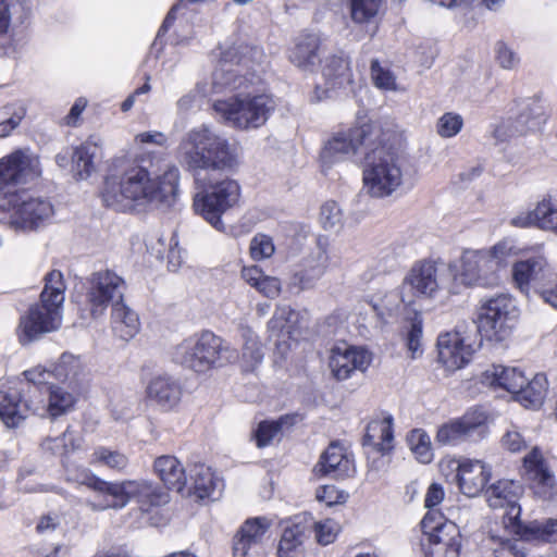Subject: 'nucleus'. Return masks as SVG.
<instances>
[{
    "mask_svg": "<svg viewBox=\"0 0 557 557\" xmlns=\"http://www.w3.org/2000/svg\"><path fill=\"white\" fill-rule=\"evenodd\" d=\"M482 383L494 387L503 388L513 395L527 383L524 373L516 367L492 364L482 373Z\"/></svg>",
    "mask_w": 557,
    "mask_h": 557,
    "instance_id": "c9c22d12",
    "label": "nucleus"
},
{
    "mask_svg": "<svg viewBox=\"0 0 557 557\" xmlns=\"http://www.w3.org/2000/svg\"><path fill=\"white\" fill-rule=\"evenodd\" d=\"M82 361L72 354H63L53 368L54 379L59 381H74L82 372Z\"/></svg>",
    "mask_w": 557,
    "mask_h": 557,
    "instance_id": "864d4df0",
    "label": "nucleus"
},
{
    "mask_svg": "<svg viewBox=\"0 0 557 557\" xmlns=\"http://www.w3.org/2000/svg\"><path fill=\"white\" fill-rule=\"evenodd\" d=\"M24 375L27 382L29 383L27 385V394H36L37 391H39L42 394V392L46 391L47 386L53 384L52 382H50V379L54 377L53 370L50 371L40 366L34 367L25 371Z\"/></svg>",
    "mask_w": 557,
    "mask_h": 557,
    "instance_id": "052dcab7",
    "label": "nucleus"
},
{
    "mask_svg": "<svg viewBox=\"0 0 557 557\" xmlns=\"http://www.w3.org/2000/svg\"><path fill=\"white\" fill-rule=\"evenodd\" d=\"M63 468L64 480L67 483L86 486L95 493L94 498L86 500V506L92 511H104L106 509L95 508V505L109 500L113 482L99 478L85 467H74L63 462Z\"/></svg>",
    "mask_w": 557,
    "mask_h": 557,
    "instance_id": "a878e982",
    "label": "nucleus"
},
{
    "mask_svg": "<svg viewBox=\"0 0 557 557\" xmlns=\"http://www.w3.org/2000/svg\"><path fill=\"white\" fill-rule=\"evenodd\" d=\"M312 528V517L300 513L286 521L278 543V557H302L304 543Z\"/></svg>",
    "mask_w": 557,
    "mask_h": 557,
    "instance_id": "393cba45",
    "label": "nucleus"
},
{
    "mask_svg": "<svg viewBox=\"0 0 557 557\" xmlns=\"http://www.w3.org/2000/svg\"><path fill=\"white\" fill-rule=\"evenodd\" d=\"M371 79L373 85L384 91H397L396 76L387 65L381 64L377 60L371 62Z\"/></svg>",
    "mask_w": 557,
    "mask_h": 557,
    "instance_id": "4d7b16f0",
    "label": "nucleus"
},
{
    "mask_svg": "<svg viewBox=\"0 0 557 557\" xmlns=\"http://www.w3.org/2000/svg\"><path fill=\"white\" fill-rule=\"evenodd\" d=\"M240 198L239 184L231 178L215 182L197 193L194 197V209L208 223L220 232L225 231L222 215L234 208Z\"/></svg>",
    "mask_w": 557,
    "mask_h": 557,
    "instance_id": "f8f14e48",
    "label": "nucleus"
},
{
    "mask_svg": "<svg viewBox=\"0 0 557 557\" xmlns=\"http://www.w3.org/2000/svg\"><path fill=\"white\" fill-rule=\"evenodd\" d=\"M95 466H104L111 470L123 472L128 466V457L117 450H112L107 447H98L91 455L89 461Z\"/></svg>",
    "mask_w": 557,
    "mask_h": 557,
    "instance_id": "8fccbe9b",
    "label": "nucleus"
},
{
    "mask_svg": "<svg viewBox=\"0 0 557 557\" xmlns=\"http://www.w3.org/2000/svg\"><path fill=\"white\" fill-rule=\"evenodd\" d=\"M493 260L485 250L466 249L458 261L451 262L448 270L453 277L450 292L459 293L458 287H494L499 275L494 271Z\"/></svg>",
    "mask_w": 557,
    "mask_h": 557,
    "instance_id": "9d476101",
    "label": "nucleus"
},
{
    "mask_svg": "<svg viewBox=\"0 0 557 557\" xmlns=\"http://www.w3.org/2000/svg\"><path fill=\"white\" fill-rule=\"evenodd\" d=\"M463 126V119L455 112L444 113L436 123V132L443 138H451L460 133Z\"/></svg>",
    "mask_w": 557,
    "mask_h": 557,
    "instance_id": "0e129e2a",
    "label": "nucleus"
},
{
    "mask_svg": "<svg viewBox=\"0 0 557 557\" xmlns=\"http://www.w3.org/2000/svg\"><path fill=\"white\" fill-rule=\"evenodd\" d=\"M320 221L325 230H338L343 225V211L335 201H326L321 207Z\"/></svg>",
    "mask_w": 557,
    "mask_h": 557,
    "instance_id": "774afa93",
    "label": "nucleus"
},
{
    "mask_svg": "<svg viewBox=\"0 0 557 557\" xmlns=\"http://www.w3.org/2000/svg\"><path fill=\"white\" fill-rule=\"evenodd\" d=\"M327 240L319 238L315 247L302 259L301 269L289 277L287 290L299 294L313 288L331 265L335 264Z\"/></svg>",
    "mask_w": 557,
    "mask_h": 557,
    "instance_id": "dca6fc26",
    "label": "nucleus"
},
{
    "mask_svg": "<svg viewBox=\"0 0 557 557\" xmlns=\"http://www.w3.org/2000/svg\"><path fill=\"white\" fill-rule=\"evenodd\" d=\"M423 533L429 536L432 544H451L460 548V531L458 525L444 519L436 512L429 511L421 521Z\"/></svg>",
    "mask_w": 557,
    "mask_h": 557,
    "instance_id": "f704fd0d",
    "label": "nucleus"
},
{
    "mask_svg": "<svg viewBox=\"0 0 557 557\" xmlns=\"http://www.w3.org/2000/svg\"><path fill=\"white\" fill-rule=\"evenodd\" d=\"M549 269L547 259L542 255L517 261L512 265L513 283L528 297L539 295Z\"/></svg>",
    "mask_w": 557,
    "mask_h": 557,
    "instance_id": "412c9836",
    "label": "nucleus"
},
{
    "mask_svg": "<svg viewBox=\"0 0 557 557\" xmlns=\"http://www.w3.org/2000/svg\"><path fill=\"white\" fill-rule=\"evenodd\" d=\"M320 65L325 81V90L320 94V88L317 87V100L329 97L327 91L345 88L352 83L350 62L343 53H332L324 57Z\"/></svg>",
    "mask_w": 557,
    "mask_h": 557,
    "instance_id": "bb28decb",
    "label": "nucleus"
},
{
    "mask_svg": "<svg viewBox=\"0 0 557 557\" xmlns=\"http://www.w3.org/2000/svg\"><path fill=\"white\" fill-rule=\"evenodd\" d=\"M243 280L256 288L264 297L274 299L280 296L282 292V282L276 276L264 274L258 265L244 267L242 269Z\"/></svg>",
    "mask_w": 557,
    "mask_h": 557,
    "instance_id": "58836bf2",
    "label": "nucleus"
},
{
    "mask_svg": "<svg viewBox=\"0 0 557 557\" xmlns=\"http://www.w3.org/2000/svg\"><path fill=\"white\" fill-rule=\"evenodd\" d=\"M490 478L491 468L481 460H465L458 465V486L468 497L480 495Z\"/></svg>",
    "mask_w": 557,
    "mask_h": 557,
    "instance_id": "473e14b6",
    "label": "nucleus"
},
{
    "mask_svg": "<svg viewBox=\"0 0 557 557\" xmlns=\"http://www.w3.org/2000/svg\"><path fill=\"white\" fill-rule=\"evenodd\" d=\"M3 211L8 213V223L15 228L34 230L49 222L54 209L48 198L28 190L10 194L3 199Z\"/></svg>",
    "mask_w": 557,
    "mask_h": 557,
    "instance_id": "9b49d317",
    "label": "nucleus"
},
{
    "mask_svg": "<svg viewBox=\"0 0 557 557\" xmlns=\"http://www.w3.org/2000/svg\"><path fill=\"white\" fill-rule=\"evenodd\" d=\"M111 324L114 334L123 341L133 338L140 329L138 314L123 301L114 304L111 313Z\"/></svg>",
    "mask_w": 557,
    "mask_h": 557,
    "instance_id": "4c0bfd02",
    "label": "nucleus"
},
{
    "mask_svg": "<svg viewBox=\"0 0 557 557\" xmlns=\"http://www.w3.org/2000/svg\"><path fill=\"white\" fill-rule=\"evenodd\" d=\"M392 139L393 134L383 132L364 156L363 189L375 198L391 196L403 183L405 159Z\"/></svg>",
    "mask_w": 557,
    "mask_h": 557,
    "instance_id": "7ed1b4c3",
    "label": "nucleus"
},
{
    "mask_svg": "<svg viewBox=\"0 0 557 557\" xmlns=\"http://www.w3.org/2000/svg\"><path fill=\"white\" fill-rule=\"evenodd\" d=\"M371 360L372 356L366 348L343 345L331 350L329 366L332 374L343 381L355 371H366Z\"/></svg>",
    "mask_w": 557,
    "mask_h": 557,
    "instance_id": "5701e85b",
    "label": "nucleus"
},
{
    "mask_svg": "<svg viewBox=\"0 0 557 557\" xmlns=\"http://www.w3.org/2000/svg\"><path fill=\"white\" fill-rule=\"evenodd\" d=\"M523 467L532 481V490L539 498L550 500L557 496L555 475L539 448L534 447L524 456Z\"/></svg>",
    "mask_w": 557,
    "mask_h": 557,
    "instance_id": "b1692460",
    "label": "nucleus"
},
{
    "mask_svg": "<svg viewBox=\"0 0 557 557\" xmlns=\"http://www.w3.org/2000/svg\"><path fill=\"white\" fill-rule=\"evenodd\" d=\"M383 131L374 124H363L360 127L334 134L324 145L321 151V160L325 164L345 160L362 150L366 154L379 140Z\"/></svg>",
    "mask_w": 557,
    "mask_h": 557,
    "instance_id": "4468645a",
    "label": "nucleus"
},
{
    "mask_svg": "<svg viewBox=\"0 0 557 557\" xmlns=\"http://www.w3.org/2000/svg\"><path fill=\"white\" fill-rule=\"evenodd\" d=\"M177 159L188 171L226 170L237 163L235 148L206 124L188 131L177 147Z\"/></svg>",
    "mask_w": 557,
    "mask_h": 557,
    "instance_id": "f03ea898",
    "label": "nucleus"
},
{
    "mask_svg": "<svg viewBox=\"0 0 557 557\" xmlns=\"http://www.w3.org/2000/svg\"><path fill=\"white\" fill-rule=\"evenodd\" d=\"M131 499H136L140 509L148 511L151 507L168 504L169 494L147 480L113 482L109 500L95 505V508L117 510L124 508Z\"/></svg>",
    "mask_w": 557,
    "mask_h": 557,
    "instance_id": "ddd939ff",
    "label": "nucleus"
},
{
    "mask_svg": "<svg viewBox=\"0 0 557 557\" xmlns=\"http://www.w3.org/2000/svg\"><path fill=\"white\" fill-rule=\"evenodd\" d=\"M324 45L319 33L304 32L299 34L287 50L288 61L304 73H315L322 63Z\"/></svg>",
    "mask_w": 557,
    "mask_h": 557,
    "instance_id": "aec40b11",
    "label": "nucleus"
},
{
    "mask_svg": "<svg viewBox=\"0 0 557 557\" xmlns=\"http://www.w3.org/2000/svg\"><path fill=\"white\" fill-rule=\"evenodd\" d=\"M486 414L472 408L460 418L453 419L437 430L436 442L441 445H457L468 440L482 438L486 433Z\"/></svg>",
    "mask_w": 557,
    "mask_h": 557,
    "instance_id": "a211bd4d",
    "label": "nucleus"
},
{
    "mask_svg": "<svg viewBox=\"0 0 557 557\" xmlns=\"http://www.w3.org/2000/svg\"><path fill=\"white\" fill-rule=\"evenodd\" d=\"M408 445L421 463H429L433 459L430 436L421 429L410 432Z\"/></svg>",
    "mask_w": 557,
    "mask_h": 557,
    "instance_id": "603ef678",
    "label": "nucleus"
},
{
    "mask_svg": "<svg viewBox=\"0 0 557 557\" xmlns=\"http://www.w3.org/2000/svg\"><path fill=\"white\" fill-rule=\"evenodd\" d=\"M20 7L17 0H0V57L10 55L14 51L8 29L12 12Z\"/></svg>",
    "mask_w": 557,
    "mask_h": 557,
    "instance_id": "de8ad7c7",
    "label": "nucleus"
},
{
    "mask_svg": "<svg viewBox=\"0 0 557 557\" xmlns=\"http://www.w3.org/2000/svg\"><path fill=\"white\" fill-rule=\"evenodd\" d=\"M550 210L547 207V198H544L537 203L533 210L519 212L510 220V224L516 227H531L536 226L544 230V224L547 221V212Z\"/></svg>",
    "mask_w": 557,
    "mask_h": 557,
    "instance_id": "09e8293b",
    "label": "nucleus"
},
{
    "mask_svg": "<svg viewBox=\"0 0 557 557\" xmlns=\"http://www.w3.org/2000/svg\"><path fill=\"white\" fill-rule=\"evenodd\" d=\"M46 399L35 401L33 413L48 417L51 419L59 418L69 413L77 401V395L67 391L64 386L50 384L42 392Z\"/></svg>",
    "mask_w": 557,
    "mask_h": 557,
    "instance_id": "c756f323",
    "label": "nucleus"
},
{
    "mask_svg": "<svg viewBox=\"0 0 557 557\" xmlns=\"http://www.w3.org/2000/svg\"><path fill=\"white\" fill-rule=\"evenodd\" d=\"M270 525V520L264 517L247 519L234 536L233 557L259 556Z\"/></svg>",
    "mask_w": 557,
    "mask_h": 557,
    "instance_id": "4be33fe9",
    "label": "nucleus"
},
{
    "mask_svg": "<svg viewBox=\"0 0 557 557\" xmlns=\"http://www.w3.org/2000/svg\"><path fill=\"white\" fill-rule=\"evenodd\" d=\"M548 383L544 374H535L532 380L517 391L515 399L525 408H540L546 397Z\"/></svg>",
    "mask_w": 557,
    "mask_h": 557,
    "instance_id": "a19ab883",
    "label": "nucleus"
},
{
    "mask_svg": "<svg viewBox=\"0 0 557 557\" xmlns=\"http://www.w3.org/2000/svg\"><path fill=\"white\" fill-rule=\"evenodd\" d=\"M180 182V171L166 164L159 173L144 165H131L120 175L106 178L101 191L107 207L117 211L146 210L170 206Z\"/></svg>",
    "mask_w": 557,
    "mask_h": 557,
    "instance_id": "f257e3e1",
    "label": "nucleus"
},
{
    "mask_svg": "<svg viewBox=\"0 0 557 557\" xmlns=\"http://www.w3.org/2000/svg\"><path fill=\"white\" fill-rule=\"evenodd\" d=\"M126 288L123 277L110 270H101L92 273L88 278L87 302L94 318L102 315L107 308L117 301H123Z\"/></svg>",
    "mask_w": 557,
    "mask_h": 557,
    "instance_id": "2eb2a0df",
    "label": "nucleus"
},
{
    "mask_svg": "<svg viewBox=\"0 0 557 557\" xmlns=\"http://www.w3.org/2000/svg\"><path fill=\"white\" fill-rule=\"evenodd\" d=\"M147 398L163 411L174 409L182 398V386L168 374L151 377L146 387Z\"/></svg>",
    "mask_w": 557,
    "mask_h": 557,
    "instance_id": "7c9ffc66",
    "label": "nucleus"
},
{
    "mask_svg": "<svg viewBox=\"0 0 557 557\" xmlns=\"http://www.w3.org/2000/svg\"><path fill=\"white\" fill-rule=\"evenodd\" d=\"M41 173L39 159L28 149H17L0 159V197L9 196L8 188L26 184Z\"/></svg>",
    "mask_w": 557,
    "mask_h": 557,
    "instance_id": "f3484780",
    "label": "nucleus"
},
{
    "mask_svg": "<svg viewBox=\"0 0 557 557\" xmlns=\"http://www.w3.org/2000/svg\"><path fill=\"white\" fill-rule=\"evenodd\" d=\"M194 492L200 499L216 498L221 490V482L214 476L210 467L196 465L191 470Z\"/></svg>",
    "mask_w": 557,
    "mask_h": 557,
    "instance_id": "79ce46f5",
    "label": "nucleus"
},
{
    "mask_svg": "<svg viewBox=\"0 0 557 557\" xmlns=\"http://www.w3.org/2000/svg\"><path fill=\"white\" fill-rule=\"evenodd\" d=\"M533 121L525 113L508 116L491 124L492 137L497 143H505L517 136L524 135L533 126Z\"/></svg>",
    "mask_w": 557,
    "mask_h": 557,
    "instance_id": "ea45409f",
    "label": "nucleus"
},
{
    "mask_svg": "<svg viewBox=\"0 0 557 557\" xmlns=\"http://www.w3.org/2000/svg\"><path fill=\"white\" fill-rule=\"evenodd\" d=\"M236 350L210 331L194 334L177 344L172 354L174 362L197 373L234 362Z\"/></svg>",
    "mask_w": 557,
    "mask_h": 557,
    "instance_id": "423d86ee",
    "label": "nucleus"
},
{
    "mask_svg": "<svg viewBox=\"0 0 557 557\" xmlns=\"http://www.w3.org/2000/svg\"><path fill=\"white\" fill-rule=\"evenodd\" d=\"M314 471L336 480L349 478L355 473L352 455L342 444L333 442L321 455Z\"/></svg>",
    "mask_w": 557,
    "mask_h": 557,
    "instance_id": "cd10ccee",
    "label": "nucleus"
},
{
    "mask_svg": "<svg viewBox=\"0 0 557 557\" xmlns=\"http://www.w3.org/2000/svg\"><path fill=\"white\" fill-rule=\"evenodd\" d=\"M288 417H282L275 421L267 420L260 422L253 433L257 446L262 448L270 445L272 441L281 433L283 425L288 423Z\"/></svg>",
    "mask_w": 557,
    "mask_h": 557,
    "instance_id": "6e6d98bb",
    "label": "nucleus"
},
{
    "mask_svg": "<svg viewBox=\"0 0 557 557\" xmlns=\"http://www.w3.org/2000/svg\"><path fill=\"white\" fill-rule=\"evenodd\" d=\"M404 284L409 285L417 296L434 298L441 288L437 263L430 259L414 262Z\"/></svg>",
    "mask_w": 557,
    "mask_h": 557,
    "instance_id": "c85d7f7f",
    "label": "nucleus"
},
{
    "mask_svg": "<svg viewBox=\"0 0 557 557\" xmlns=\"http://www.w3.org/2000/svg\"><path fill=\"white\" fill-rule=\"evenodd\" d=\"M41 447L53 456L64 457L82 447V437L67 428L59 436L47 437Z\"/></svg>",
    "mask_w": 557,
    "mask_h": 557,
    "instance_id": "a18cd8bd",
    "label": "nucleus"
},
{
    "mask_svg": "<svg viewBox=\"0 0 557 557\" xmlns=\"http://www.w3.org/2000/svg\"><path fill=\"white\" fill-rule=\"evenodd\" d=\"M522 494V486L512 480H499L485 491L487 504L491 508H506L504 516L505 528L525 539H543L557 541V520L531 521L523 524L520 521L521 508L518 499Z\"/></svg>",
    "mask_w": 557,
    "mask_h": 557,
    "instance_id": "39448f33",
    "label": "nucleus"
},
{
    "mask_svg": "<svg viewBox=\"0 0 557 557\" xmlns=\"http://www.w3.org/2000/svg\"><path fill=\"white\" fill-rule=\"evenodd\" d=\"M517 539H507L499 543V546L494 549V557H525L527 542H548L543 539H525L521 534H517Z\"/></svg>",
    "mask_w": 557,
    "mask_h": 557,
    "instance_id": "5fc2aeb1",
    "label": "nucleus"
},
{
    "mask_svg": "<svg viewBox=\"0 0 557 557\" xmlns=\"http://www.w3.org/2000/svg\"><path fill=\"white\" fill-rule=\"evenodd\" d=\"M311 531H313L317 542L325 546L336 540L339 532V524L332 519L322 521H314L312 519Z\"/></svg>",
    "mask_w": 557,
    "mask_h": 557,
    "instance_id": "e2e57ef3",
    "label": "nucleus"
},
{
    "mask_svg": "<svg viewBox=\"0 0 557 557\" xmlns=\"http://www.w3.org/2000/svg\"><path fill=\"white\" fill-rule=\"evenodd\" d=\"M485 251L494 261V271L498 274V271L506 267L508 259L516 255V247L511 242L503 240Z\"/></svg>",
    "mask_w": 557,
    "mask_h": 557,
    "instance_id": "338daca9",
    "label": "nucleus"
},
{
    "mask_svg": "<svg viewBox=\"0 0 557 557\" xmlns=\"http://www.w3.org/2000/svg\"><path fill=\"white\" fill-rule=\"evenodd\" d=\"M297 318V312L289 306H277L273 317L268 323V327L273 333L290 334L293 323Z\"/></svg>",
    "mask_w": 557,
    "mask_h": 557,
    "instance_id": "13d9d810",
    "label": "nucleus"
},
{
    "mask_svg": "<svg viewBox=\"0 0 557 557\" xmlns=\"http://www.w3.org/2000/svg\"><path fill=\"white\" fill-rule=\"evenodd\" d=\"M393 417H383L371 420L363 436V447L367 453L375 451L382 456L389 454L394 448Z\"/></svg>",
    "mask_w": 557,
    "mask_h": 557,
    "instance_id": "2f4dec72",
    "label": "nucleus"
},
{
    "mask_svg": "<svg viewBox=\"0 0 557 557\" xmlns=\"http://www.w3.org/2000/svg\"><path fill=\"white\" fill-rule=\"evenodd\" d=\"M153 469L169 490L181 492L185 487L187 480L185 469L176 457L170 455L158 457Z\"/></svg>",
    "mask_w": 557,
    "mask_h": 557,
    "instance_id": "e433bc0d",
    "label": "nucleus"
},
{
    "mask_svg": "<svg viewBox=\"0 0 557 557\" xmlns=\"http://www.w3.org/2000/svg\"><path fill=\"white\" fill-rule=\"evenodd\" d=\"M350 16L355 23L364 24L372 22L381 12L384 0H348Z\"/></svg>",
    "mask_w": 557,
    "mask_h": 557,
    "instance_id": "3c124183",
    "label": "nucleus"
},
{
    "mask_svg": "<svg viewBox=\"0 0 557 557\" xmlns=\"http://www.w3.org/2000/svg\"><path fill=\"white\" fill-rule=\"evenodd\" d=\"M519 318L516 300L507 294L483 299L478 309L476 330L481 343H503L510 337Z\"/></svg>",
    "mask_w": 557,
    "mask_h": 557,
    "instance_id": "1a4fd4ad",
    "label": "nucleus"
},
{
    "mask_svg": "<svg viewBox=\"0 0 557 557\" xmlns=\"http://www.w3.org/2000/svg\"><path fill=\"white\" fill-rule=\"evenodd\" d=\"M242 338L244 339L242 368L247 372L253 371L263 360L262 345L250 327L242 329Z\"/></svg>",
    "mask_w": 557,
    "mask_h": 557,
    "instance_id": "37998d69",
    "label": "nucleus"
},
{
    "mask_svg": "<svg viewBox=\"0 0 557 557\" xmlns=\"http://www.w3.org/2000/svg\"><path fill=\"white\" fill-rule=\"evenodd\" d=\"M206 96V85L197 84L194 89L177 100V111L181 114H186L190 111L199 109Z\"/></svg>",
    "mask_w": 557,
    "mask_h": 557,
    "instance_id": "69168bd1",
    "label": "nucleus"
},
{
    "mask_svg": "<svg viewBox=\"0 0 557 557\" xmlns=\"http://www.w3.org/2000/svg\"><path fill=\"white\" fill-rule=\"evenodd\" d=\"M423 321L420 315H416L408 324L406 332V346L412 359H417L423 354L422 348Z\"/></svg>",
    "mask_w": 557,
    "mask_h": 557,
    "instance_id": "bf43d9fd",
    "label": "nucleus"
},
{
    "mask_svg": "<svg viewBox=\"0 0 557 557\" xmlns=\"http://www.w3.org/2000/svg\"><path fill=\"white\" fill-rule=\"evenodd\" d=\"M40 302L29 308L18 324L20 343L26 345L46 333L57 331L62 323V306L65 299L63 275L52 270L45 277Z\"/></svg>",
    "mask_w": 557,
    "mask_h": 557,
    "instance_id": "20e7f679",
    "label": "nucleus"
},
{
    "mask_svg": "<svg viewBox=\"0 0 557 557\" xmlns=\"http://www.w3.org/2000/svg\"><path fill=\"white\" fill-rule=\"evenodd\" d=\"M261 57L258 48L248 45L226 49L212 74V91L219 94L247 89L256 79L249 70Z\"/></svg>",
    "mask_w": 557,
    "mask_h": 557,
    "instance_id": "6e6552de",
    "label": "nucleus"
},
{
    "mask_svg": "<svg viewBox=\"0 0 557 557\" xmlns=\"http://www.w3.org/2000/svg\"><path fill=\"white\" fill-rule=\"evenodd\" d=\"M462 329L463 325H458L455 331L437 338L438 360L451 371L466 366L482 345L481 341H470Z\"/></svg>",
    "mask_w": 557,
    "mask_h": 557,
    "instance_id": "6ab92c4d",
    "label": "nucleus"
},
{
    "mask_svg": "<svg viewBox=\"0 0 557 557\" xmlns=\"http://www.w3.org/2000/svg\"><path fill=\"white\" fill-rule=\"evenodd\" d=\"M35 400H23L21 389L9 387L0 391V419L8 428H15L28 412H33Z\"/></svg>",
    "mask_w": 557,
    "mask_h": 557,
    "instance_id": "72a5a7b5",
    "label": "nucleus"
},
{
    "mask_svg": "<svg viewBox=\"0 0 557 557\" xmlns=\"http://www.w3.org/2000/svg\"><path fill=\"white\" fill-rule=\"evenodd\" d=\"M276 103L268 94H244L223 100H215L212 109L228 126L251 131L262 127L272 113Z\"/></svg>",
    "mask_w": 557,
    "mask_h": 557,
    "instance_id": "0eeeda50",
    "label": "nucleus"
},
{
    "mask_svg": "<svg viewBox=\"0 0 557 557\" xmlns=\"http://www.w3.org/2000/svg\"><path fill=\"white\" fill-rule=\"evenodd\" d=\"M100 152L99 146L88 139L73 153V170L81 180L87 178L95 171V159Z\"/></svg>",
    "mask_w": 557,
    "mask_h": 557,
    "instance_id": "c03bdc74",
    "label": "nucleus"
},
{
    "mask_svg": "<svg viewBox=\"0 0 557 557\" xmlns=\"http://www.w3.org/2000/svg\"><path fill=\"white\" fill-rule=\"evenodd\" d=\"M26 116V107L22 102L3 106L0 109V139L7 138L21 125Z\"/></svg>",
    "mask_w": 557,
    "mask_h": 557,
    "instance_id": "49530a36",
    "label": "nucleus"
},
{
    "mask_svg": "<svg viewBox=\"0 0 557 557\" xmlns=\"http://www.w3.org/2000/svg\"><path fill=\"white\" fill-rule=\"evenodd\" d=\"M275 246L271 236L262 233L256 234L249 244V253L252 260L262 261L271 258Z\"/></svg>",
    "mask_w": 557,
    "mask_h": 557,
    "instance_id": "680f3d73",
    "label": "nucleus"
}]
</instances>
